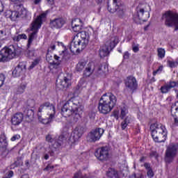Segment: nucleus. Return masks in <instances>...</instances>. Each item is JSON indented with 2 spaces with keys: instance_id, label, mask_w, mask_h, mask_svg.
<instances>
[{
  "instance_id": "obj_1",
  "label": "nucleus",
  "mask_w": 178,
  "mask_h": 178,
  "mask_svg": "<svg viewBox=\"0 0 178 178\" xmlns=\"http://www.w3.org/2000/svg\"><path fill=\"white\" fill-rule=\"evenodd\" d=\"M84 112V107L80 103V98L72 97L65 103L61 108V115L64 118H72V123H77Z\"/></svg>"
},
{
  "instance_id": "obj_2",
  "label": "nucleus",
  "mask_w": 178,
  "mask_h": 178,
  "mask_svg": "<svg viewBox=\"0 0 178 178\" xmlns=\"http://www.w3.org/2000/svg\"><path fill=\"white\" fill-rule=\"evenodd\" d=\"M72 27L73 31L77 33V34L74 36L70 45V49L71 52H74L75 51L76 52H80L88 45L90 35L86 31H81L83 25H76Z\"/></svg>"
},
{
  "instance_id": "obj_3",
  "label": "nucleus",
  "mask_w": 178,
  "mask_h": 178,
  "mask_svg": "<svg viewBox=\"0 0 178 178\" xmlns=\"http://www.w3.org/2000/svg\"><path fill=\"white\" fill-rule=\"evenodd\" d=\"M117 102L118 98L115 95L112 93L103 95L98 105L99 112L103 115H107L115 108Z\"/></svg>"
},
{
  "instance_id": "obj_4",
  "label": "nucleus",
  "mask_w": 178,
  "mask_h": 178,
  "mask_svg": "<svg viewBox=\"0 0 178 178\" xmlns=\"http://www.w3.org/2000/svg\"><path fill=\"white\" fill-rule=\"evenodd\" d=\"M47 15H48V11L42 13L31 23L30 31H32V33H29V35L27 48H30V47H31V44H33V42L34 41V39L37 38L38 30L41 29L42 22L47 20Z\"/></svg>"
},
{
  "instance_id": "obj_5",
  "label": "nucleus",
  "mask_w": 178,
  "mask_h": 178,
  "mask_svg": "<svg viewBox=\"0 0 178 178\" xmlns=\"http://www.w3.org/2000/svg\"><path fill=\"white\" fill-rule=\"evenodd\" d=\"M152 137L155 143H165L168 137V131L165 125L158 122L150 126Z\"/></svg>"
},
{
  "instance_id": "obj_6",
  "label": "nucleus",
  "mask_w": 178,
  "mask_h": 178,
  "mask_svg": "<svg viewBox=\"0 0 178 178\" xmlns=\"http://www.w3.org/2000/svg\"><path fill=\"white\" fill-rule=\"evenodd\" d=\"M75 70L78 73H81L83 70V76H85V77H90L95 70V64L92 62L87 64L86 60H81L76 65Z\"/></svg>"
},
{
  "instance_id": "obj_7",
  "label": "nucleus",
  "mask_w": 178,
  "mask_h": 178,
  "mask_svg": "<svg viewBox=\"0 0 178 178\" xmlns=\"http://www.w3.org/2000/svg\"><path fill=\"white\" fill-rule=\"evenodd\" d=\"M164 20L165 26L167 27H175V31L178 30V13L175 11H167L162 17Z\"/></svg>"
},
{
  "instance_id": "obj_8",
  "label": "nucleus",
  "mask_w": 178,
  "mask_h": 178,
  "mask_svg": "<svg viewBox=\"0 0 178 178\" xmlns=\"http://www.w3.org/2000/svg\"><path fill=\"white\" fill-rule=\"evenodd\" d=\"M107 9L110 13H115L116 12V15L120 19L124 17L126 15V7L120 0H113V7L108 5Z\"/></svg>"
},
{
  "instance_id": "obj_9",
  "label": "nucleus",
  "mask_w": 178,
  "mask_h": 178,
  "mask_svg": "<svg viewBox=\"0 0 178 178\" xmlns=\"http://www.w3.org/2000/svg\"><path fill=\"white\" fill-rule=\"evenodd\" d=\"M119 43V38L115 36L111 39L110 42H107L106 44L102 46L99 51L100 58H105L109 55V51H112L116 45Z\"/></svg>"
},
{
  "instance_id": "obj_10",
  "label": "nucleus",
  "mask_w": 178,
  "mask_h": 178,
  "mask_svg": "<svg viewBox=\"0 0 178 178\" xmlns=\"http://www.w3.org/2000/svg\"><path fill=\"white\" fill-rule=\"evenodd\" d=\"M44 112H46L49 117L55 119L56 112L55 111V106H54V104L48 102L42 104L38 111V118H39V119H41V116Z\"/></svg>"
},
{
  "instance_id": "obj_11",
  "label": "nucleus",
  "mask_w": 178,
  "mask_h": 178,
  "mask_svg": "<svg viewBox=\"0 0 178 178\" xmlns=\"http://www.w3.org/2000/svg\"><path fill=\"white\" fill-rule=\"evenodd\" d=\"M16 56V48L11 45L1 49L0 55V62H9Z\"/></svg>"
},
{
  "instance_id": "obj_12",
  "label": "nucleus",
  "mask_w": 178,
  "mask_h": 178,
  "mask_svg": "<svg viewBox=\"0 0 178 178\" xmlns=\"http://www.w3.org/2000/svg\"><path fill=\"white\" fill-rule=\"evenodd\" d=\"M56 86L57 90H65V88H67L72 86V80L67 75L63 76L62 78L60 76H58Z\"/></svg>"
},
{
  "instance_id": "obj_13",
  "label": "nucleus",
  "mask_w": 178,
  "mask_h": 178,
  "mask_svg": "<svg viewBox=\"0 0 178 178\" xmlns=\"http://www.w3.org/2000/svg\"><path fill=\"white\" fill-rule=\"evenodd\" d=\"M105 132V130L102 128H96L92 129L88 134V140L90 143H95L97 141H99L101 137Z\"/></svg>"
},
{
  "instance_id": "obj_14",
  "label": "nucleus",
  "mask_w": 178,
  "mask_h": 178,
  "mask_svg": "<svg viewBox=\"0 0 178 178\" xmlns=\"http://www.w3.org/2000/svg\"><path fill=\"white\" fill-rule=\"evenodd\" d=\"M176 154H177V147H176L175 145L168 146L165 150V162L168 163H171V162H173V160L176 156Z\"/></svg>"
},
{
  "instance_id": "obj_15",
  "label": "nucleus",
  "mask_w": 178,
  "mask_h": 178,
  "mask_svg": "<svg viewBox=\"0 0 178 178\" xmlns=\"http://www.w3.org/2000/svg\"><path fill=\"white\" fill-rule=\"evenodd\" d=\"M98 161H108L109 159V148L108 147H102L98 148L95 152Z\"/></svg>"
},
{
  "instance_id": "obj_16",
  "label": "nucleus",
  "mask_w": 178,
  "mask_h": 178,
  "mask_svg": "<svg viewBox=\"0 0 178 178\" xmlns=\"http://www.w3.org/2000/svg\"><path fill=\"white\" fill-rule=\"evenodd\" d=\"M65 51H62V54H60V56H57V55H54V56L53 57L52 56H51V54H49V52L47 51V60L49 62V63H50V65H53V66H59V65H60V63L62 62V59H65ZM55 59V60H54L53 59Z\"/></svg>"
},
{
  "instance_id": "obj_17",
  "label": "nucleus",
  "mask_w": 178,
  "mask_h": 178,
  "mask_svg": "<svg viewBox=\"0 0 178 178\" xmlns=\"http://www.w3.org/2000/svg\"><path fill=\"white\" fill-rule=\"evenodd\" d=\"M125 86L129 91L134 92L135 90H137L138 83H137V79L133 76H129L125 80Z\"/></svg>"
},
{
  "instance_id": "obj_18",
  "label": "nucleus",
  "mask_w": 178,
  "mask_h": 178,
  "mask_svg": "<svg viewBox=\"0 0 178 178\" xmlns=\"http://www.w3.org/2000/svg\"><path fill=\"white\" fill-rule=\"evenodd\" d=\"M8 147V140H6V136L4 135L0 136V155L2 158H6L9 151L7 149Z\"/></svg>"
},
{
  "instance_id": "obj_19",
  "label": "nucleus",
  "mask_w": 178,
  "mask_h": 178,
  "mask_svg": "<svg viewBox=\"0 0 178 178\" xmlns=\"http://www.w3.org/2000/svg\"><path fill=\"white\" fill-rule=\"evenodd\" d=\"M84 133V128L81 127H76L72 134L71 138L73 140V143H77L80 138H81V136H83Z\"/></svg>"
},
{
  "instance_id": "obj_20",
  "label": "nucleus",
  "mask_w": 178,
  "mask_h": 178,
  "mask_svg": "<svg viewBox=\"0 0 178 178\" xmlns=\"http://www.w3.org/2000/svg\"><path fill=\"white\" fill-rule=\"evenodd\" d=\"M66 23V21L63 17L56 18L50 21V27L51 29H62Z\"/></svg>"
},
{
  "instance_id": "obj_21",
  "label": "nucleus",
  "mask_w": 178,
  "mask_h": 178,
  "mask_svg": "<svg viewBox=\"0 0 178 178\" xmlns=\"http://www.w3.org/2000/svg\"><path fill=\"white\" fill-rule=\"evenodd\" d=\"M26 73V65L19 63L13 71V76L14 77H20Z\"/></svg>"
},
{
  "instance_id": "obj_22",
  "label": "nucleus",
  "mask_w": 178,
  "mask_h": 178,
  "mask_svg": "<svg viewBox=\"0 0 178 178\" xmlns=\"http://www.w3.org/2000/svg\"><path fill=\"white\" fill-rule=\"evenodd\" d=\"M106 72H108V65H106V63L100 64L97 67H95V66L94 73L95 76H99L104 73H106Z\"/></svg>"
},
{
  "instance_id": "obj_23",
  "label": "nucleus",
  "mask_w": 178,
  "mask_h": 178,
  "mask_svg": "<svg viewBox=\"0 0 178 178\" xmlns=\"http://www.w3.org/2000/svg\"><path fill=\"white\" fill-rule=\"evenodd\" d=\"M23 119H24L23 113H17L12 117L11 123L13 126H19L23 122Z\"/></svg>"
},
{
  "instance_id": "obj_24",
  "label": "nucleus",
  "mask_w": 178,
  "mask_h": 178,
  "mask_svg": "<svg viewBox=\"0 0 178 178\" xmlns=\"http://www.w3.org/2000/svg\"><path fill=\"white\" fill-rule=\"evenodd\" d=\"M4 16L7 19H10L12 22H16L19 19V13L17 11L6 10L4 13Z\"/></svg>"
},
{
  "instance_id": "obj_25",
  "label": "nucleus",
  "mask_w": 178,
  "mask_h": 178,
  "mask_svg": "<svg viewBox=\"0 0 178 178\" xmlns=\"http://www.w3.org/2000/svg\"><path fill=\"white\" fill-rule=\"evenodd\" d=\"M137 15L139 20H145V13L149 15V13L145 11L144 8H136Z\"/></svg>"
},
{
  "instance_id": "obj_26",
  "label": "nucleus",
  "mask_w": 178,
  "mask_h": 178,
  "mask_svg": "<svg viewBox=\"0 0 178 178\" xmlns=\"http://www.w3.org/2000/svg\"><path fill=\"white\" fill-rule=\"evenodd\" d=\"M65 138L63 136H60L57 140L54 141V143L52 144V146L54 148L56 149L58 148V147H60L63 144V142L65 141Z\"/></svg>"
},
{
  "instance_id": "obj_27",
  "label": "nucleus",
  "mask_w": 178,
  "mask_h": 178,
  "mask_svg": "<svg viewBox=\"0 0 178 178\" xmlns=\"http://www.w3.org/2000/svg\"><path fill=\"white\" fill-rule=\"evenodd\" d=\"M131 122V118L127 116L122 122L121 127L122 130H124L127 126H129V123Z\"/></svg>"
},
{
  "instance_id": "obj_28",
  "label": "nucleus",
  "mask_w": 178,
  "mask_h": 178,
  "mask_svg": "<svg viewBox=\"0 0 178 178\" xmlns=\"http://www.w3.org/2000/svg\"><path fill=\"white\" fill-rule=\"evenodd\" d=\"M13 40L15 42H19L20 40H27V35L24 33L19 34L13 37Z\"/></svg>"
},
{
  "instance_id": "obj_29",
  "label": "nucleus",
  "mask_w": 178,
  "mask_h": 178,
  "mask_svg": "<svg viewBox=\"0 0 178 178\" xmlns=\"http://www.w3.org/2000/svg\"><path fill=\"white\" fill-rule=\"evenodd\" d=\"M38 119L40 123H42L43 124H48V123H51L54 118L49 116V118L44 119L42 118V115H41L40 119L39 117H38Z\"/></svg>"
},
{
  "instance_id": "obj_30",
  "label": "nucleus",
  "mask_w": 178,
  "mask_h": 178,
  "mask_svg": "<svg viewBox=\"0 0 178 178\" xmlns=\"http://www.w3.org/2000/svg\"><path fill=\"white\" fill-rule=\"evenodd\" d=\"M18 13V17H26L27 16V10L23 7H20L19 11Z\"/></svg>"
},
{
  "instance_id": "obj_31",
  "label": "nucleus",
  "mask_w": 178,
  "mask_h": 178,
  "mask_svg": "<svg viewBox=\"0 0 178 178\" xmlns=\"http://www.w3.org/2000/svg\"><path fill=\"white\" fill-rule=\"evenodd\" d=\"M72 27L76 26H83V21L80 19V18H75L72 19Z\"/></svg>"
},
{
  "instance_id": "obj_32",
  "label": "nucleus",
  "mask_w": 178,
  "mask_h": 178,
  "mask_svg": "<svg viewBox=\"0 0 178 178\" xmlns=\"http://www.w3.org/2000/svg\"><path fill=\"white\" fill-rule=\"evenodd\" d=\"M26 87H27L26 83H22L20 86H19L17 88V94H23L26 90Z\"/></svg>"
},
{
  "instance_id": "obj_33",
  "label": "nucleus",
  "mask_w": 178,
  "mask_h": 178,
  "mask_svg": "<svg viewBox=\"0 0 178 178\" xmlns=\"http://www.w3.org/2000/svg\"><path fill=\"white\" fill-rule=\"evenodd\" d=\"M167 65H168V66L169 67H171V68L177 67V66H178V61L177 60L173 61V60H168L167 61Z\"/></svg>"
},
{
  "instance_id": "obj_34",
  "label": "nucleus",
  "mask_w": 178,
  "mask_h": 178,
  "mask_svg": "<svg viewBox=\"0 0 178 178\" xmlns=\"http://www.w3.org/2000/svg\"><path fill=\"white\" fill-rule=\"evenodd\" d=\"M26 115L30 119V120H33V118H34V111L32 109L27 110L26 112Z\"/></svg>"
},
{
  "instance_id": "obj_35",
  "label": "nucleus",
  "mask_w": 178,
  "mask_h": 178,
  "mask_svg": "<svg viewBox=\"0 0 178 178\" xmlns=\"http://www.w3.org/2000/svg\"><path fill=\"white\" fill-rule=\"evenodd\" d=\"M74 178H90L87 175H83V174L79 171L74 174Z\"/></svg>"
},
{
  "instance_id": "obj_36",
  "label": "nucleus",
  "mask_w": 178,
  "mask_h": 178,
  "mask_svg": "<svg viewBox=\"0 0 178 178\" xmlns=\"http://www.w3.org/2000/svg\"><path fill=\"white\" fill-rule=\"evenodd\" d=\"M38 63H40V58L35 59L33 62L31 63V65L29 66V70H31V69H34L35 66H37Z\"/></svg>"
},
{
  "instance_id": "obj_37",
  "label": "nucleus",
  "mask_w": 178,
  "mask_h": 178,
  "mask_svg": "<svg viewBox=\"0 0 178 178\" xmlns=\"http://www.w3.org/2000/svg\"><path fill=\"white\" fill-rule=\"evenodd\" d=\"M56 44H58V42L51 43L47 49V52H52V51H55L56 48Z\"/></svg>"
},
{
  "instance_id": "obj_38",
  "label": "nucleus",
  "mask_w": 178,
  "mask_h": 178,
  "mask_svg": "<svg viewBox=\"0 0 178 178\" xmlns=\"http://www.w3.org/2000/svg\"><path fill=\"white\" fill-rule=\"evenodd\" d=\"M163 70V65H160L156 70L153 72V76H156V74H161Z\"/></svg>"
},
{
  "instance_id": "obj_39",
  "label": "nucleus",
  "mask_w": 178,
  "mask_h": 178,
  "mask_svg": "<svg viewBox=\"0 0 178 178\" xmlns=\"http://www.w3.org/2000/svg\"><path fill=\"white\" fill-rule=\"evenodd\" d=\"M158 56L159 58H161L163 59V58H165V49L160 48L158 49Z\"/></svg>"
},
{
  "instance_id": "obj_40",
  "label": "nucleus",
  "mask_w": 178,
  "mask_h": 178,
  "mask_svg": "<svg viewBox=\"0 0 178 178\" xmlns=\"http://www.w3.org/2000/svg\"><path fill=\"white\" fill-rule=\"evenodd\" d=\"M25 55L28 56V58H33V56H34V50H29V47H27Z\"/></svg>"
},
{
  "instance_id": "obj_41",
  "label": "nucleus",
  "mask_w": 178,
  "mask_h": 178,
  "mask_svg": "<svg viewBox=\"0 0 178 178\" xmlns=\"http://www.w3.org/2000/svg\"><path fill=\"white\" fill-rule=\"evenodd\" d=\"M128 111L127 108H126V107H123L121 108V114L120 115V117L123 119V118H124V116H126V115H127L128 113Z\"/></svg>"
},
{
  "instance_id": "obj_42",
  "label": "nucleus",
  "mask_w": 178,
  "mask_h": 178,
  "mask_svg": "<svg viewBox=\"0 0 178 178\" xmlns=\"http://www.w3.org/2000/svg\"><path fill=\"white\" fill-rule=\"evenodd\" d=\"M5 79H6V76H5V74H0V88H1L4 83H5Z\"/></svg>"
},
{
  "instance_id": "obj_43",
  "label": "nucleus",
  "mask_w": 178,
  "mask_h": 178,
  "mask_svg": "<svg viewBox=\"0 0 178 178\" xmlns=\"http://www.w3.org/2000/svg\"><path fill=\"white\" fill-rule=\"evenodd\" d=\"M46 140L48 143H51V144H54V143H55V139H54L51 135H47L46 136Z\"/></svg>"
},
{
  "instance_id": "obj_44",
  "label": "nucleus",
  "mask_w": 178,
  "mask_h": 178,
  "mask_svg": "<svg viewBox=\"0 0 178 178\" xmlns=\"http://www.w3.org/2000/svg\"><path fill=\"white\" fill-rule=\"evenodd\" d=\"M15 166H23V161L22 159H17L15 163H14Z\"/></svg>"
},
{
  "instance_id": "obj_45",
  "label": "nucleus",
  "mask_w": 178,
  "mask_h": 178,
  "mask_svg": "<svg viewBox=\"0 0 178 178\" xmlns=\"http://www.w3.org/2000/svg\"><path fill=\"white\" fill-rule=\"evenodd\" d=\"M138 44H133L132 45V51H134L135 53L138 52L140 51V49L138 48Z\"/></svg>"
},
{
  "instance_id": "obj_46",
  "label": "nucleus",
  "mask_w": 178,
  "mask_h": 178,
  "mask_svg": "<svg viewBox=\"0 0 178 178\" xmlns=\"http://www.w3.org/2000/svg\"><path fill=\"white\" fill-rule=\"evenodd\" d=\"M147 176L148 177H154V171L152 170V168L147 170Z\"/></svg>"
},
{
  "instance_id": "obj_47",
  "label": "nucleus",
  "mask_w": 178,
  "mask_h": 178,
  "mask_svg": "<svg viewBox=\"0 0 178 178\" xmlns=\"http://www.w3.org/2000/svg\"><path fill=\"white\" fill-rule=\"evenodd\" d=\"M10 177H13V171H9L8 172H7L6 174V177H4L3 178H10Z\"/></svg>"
},
{
  "instance_id": "obj_48",
  "label": "nucleus",
  "mask_w": 178,
  "mask_h": 178,
  "mask_svg": "<svg viewBox=\"0 0 178 178\" xmlns=\"http://www.w3.org/2000/svg\"><path fill=\"white\" fill-rule=\"evenodd\" d=\"M149 156L150 158H156V156H158V153H156V152L155 151H152L150 153H149Z\"/></svg>"
},
{
  "instance_id": "obj_49",
  "label": "nucleus",
  "mask_w": 178,
  "mask_h": 178,
  "mask_svg": "<svg viewBox=\"0 0 178 178\" xmlns=\"http://www.w3.org/2000/svg\"><path fill=\"white\" fill-rule=\"evenodd\" d=\"M88 116L90 119V120H94V119H95V113H93V112H90L89 114H88Z\"/></svg>"
},
{
  "instance_id": "obj_50",
  "label": "nucleus",
  "mask_w": 178,
  "mask_h": 178,
  "mask_svg": "<svg viewBox=\"0 0 178 178\" xmlns=\"http://www.w3.org/2000/svg\"><path fill=\"white\" fill-rule=\"evenodd\" d=\"M4 9H5V6L3 5V2H2L0 0V13H2V12H3Z\"/></svg>"
},
{
  "instance_id": "obj_51",
  "label": "nucleus",
  "mask_w": 178,
  "mask_h": 178,
  "mask_svg": "<svg viewBox=\"0 0 178 178\" xmlns=\"http://www.w3.org/2000/svg\"><path fill=\"white\" fill-rule=\"evenodd\" d=\"M124 59H129L130 58V53L129 51H125L123 55Z\"/></svg>"
},
{
  "instance_id": "obj_52",
  "label": "nucleus",
  "mask_w": 178,
  "mask_h": 178,
  "mask_svg": "<svg viewBox=\"0 0 178 178\" xmlns=\"http://www.w3.org/2000/svg\"><path fill=\"white\" fill-rule=\"evenodd\" d=\"M20 138V135H15L11 138V141H16Z\"/></svg>"
},
{
  "instance_id": "obj_53",
  "label": "nucleus",
  "mask_w": 178,
  "mask_h": 178,
  "mask_svg": "<svg viewBox=\"0 0 178 178\" xmlns=\"http://www.w3.org/2000/svg\"><path fill=\"white\" fill-rule=\"evenodd\" d=\"M144 166H145L146 170H149V169H152L151 164H149L148 163H145Z\"/></svg>"
},
{
  "instance_id": "obj_54",
  "label": "nucleus",
  "mask_w": 178,
  "mask_h": 178,
  "mask_svg": "<svg viewBox=\"0 0 178 178\" xmlns=\"http://www.w3.org/2000/svg\"><path fill=\"white\" fill-rule=\"evenodd\" d=\"M54 165H51V164H49L47 165V167L44 169V170H51V169H54Z\"/></svg>"
},
{
  "instance_id": "obj_55",
  "label": "nucleus",
  "mask_w": 178,
  "mask_h": 178,
  "mask_svg": "<svg viewBox=\"0 0 178 178\" xmlns=\"http://www.w3.org/2000/svg\"><path fill=\"white\" fill-rule=\"evenodd\" d=\"M6 35V32L3 30L0 31V41L2 40V36Z\"/></svg>"
},
{
  "instance_id": "obj_56",
  "label": "nucleus",
  "mask_w": 178,
  "mask_h": 178,
  "mask_svg": "<svg viewBox=\"0 0 178 178\" xmlns=\"http://www.w3.org/2000/svg\"><path fill=\"white\" fill-rule=\"evenodd\" d=\"M129 178H141V175L134 174Z\"/></svg>"
},
{
  "instance_id": "obj_57",
  "label": "nucleus",
  "mask_w": 178,
  "mask_h": 178,
  "mask_svg": "<svg viewBox=\"0 0 178 178\" xmlns=\"http://www.w3.org/2000/svg\"><path fill=\"white\" fill-rule=\"evenodd\" d=\"M83 122H84V123H88V117H84L83 118Z\"/></svg>"
},
{
  "instance_id": "obj_58",
  "label": "nucleus",
  "mask_w": 178,
  "mask_h": 178,
  "mask_svg": "<svg viewBox=\"0 0 178 178\" xmlns=\"http://www.w3.org/2000/svg\"><path fill=\"white\" fill-rule=\"evenodd\" d=\"M47 2L49 4V5H52L54 3V0H46Z\"/></svg>"
},
{
  "instance_id": "obj_59",
  "label": "nucleus",
  "mask_w": 178,
  "mask_h": 178,
  "mask_svg": "<svg viewBox=\"0 0 178 178\" xmlns=\"http://www.w3.org/2000/svg\"><path fill=\"white\" fill-rule=\"evenodd\" d=\"M25 165H26V166H27V168H29V166H30V163L29 162V160H26L25 161Z\"/></svg>"
},
{
  "instance_id": "obj_60",
  "label": "nucleus",
  "mask_w": 178,
  "mask_h": 178,
  "mask_svg": "<svg viewBox=\"0 0 178 178\" xmlns=\"http://www.w3.org/2000/svg\"><path fill=\"white\" fill-rule=\"evenodd\" d=\"M44 159H46V161H47V160L49 159V155H48V154H44Z\"/></svg>"
},
{
  "instance_id": "obj_61",
  "label": "nucleus",
  "mask_w": 178,
  "mask_h": 178,
  "mask_svg": "<svg viewBox=\"0 0 178 178\" xmlns=\"http://www.w3.org/2000/svg\"><path fill=\"white\" fill-rule=\"evenodd\" d=\"M21 178H29V175L25 174V175H22Z\"/></svg>"
},
{
  "instance_id": "obj_62",
  "label": "nucleus",
  "mask_w": 178,
  "mask_h": 178,
  "mask_svg": "<svg viewBox=\"0 0 178 178\" xmlns=\"http://www.w3.org/2000/svg\"><path fill=\"white\" fill-rule=\"evenodd\" d=\"M41 1V0H35V5H38V3H40V2Z\"/></svg>"
},
{
  "instance_id": "obj_63",
  "label": "nucleus",
  "mask_w": 178,
  "mask_h": 178,
  "mask_svg": "<svg viewBox=\"0 0 178 178\" xmlns=\"http://www.w3.org/2000/svg\"><path fill=\"white\" fill-rule=\"evenodd\" d=\"M114 117H115V118H117V119H118V113H114Z\"/></svg>"
},
{
  "instance_id": "obj_64",
  "label": "nucleus",
  "mask_w": 178,
  "mask_h": 178,
  "mask_svg": "<svg viewBox=\"0 0 178 178\" xmlns=\"http://www.w3.org/2000/svg\"><path fill=\"white\" fill-rule=\"evenodd\" d=\"M144 159H145V158H144V157H142V158L140 159V162H144Z\"/></svg>"
}]
</instances>
